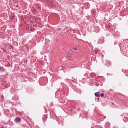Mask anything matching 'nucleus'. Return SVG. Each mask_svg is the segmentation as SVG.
<instances>
[{
  "label": "nucleus",
  "instance_id": "1",
  "mask_svg": "<svg viewBox=\"0 0 128 128\" xmlns=\"http://www.w3.org/2000/svg\"><path fill=\"white\" fill-rule=\"evenodd\" d=\"M105 64L107 68H110V66H112V62L108 60H106Z\"/></svg>",
  "mask_w": 128,
  "mask_h": 128
},
{
  "label": "nucleus",
  "instance_id": "2",
  "mask_svg": "<svg viewBox=\"0 0 128 128\" xmlns=\"http://www.w3.org/2000/svg\"><path fill=\"white\" fill-rule=\"evenodd\" d=\"M46 118H48V115H46V114L43 115L42 116L43 122H46Z\"/></svg>",
  "mask_w": 128,
  "mask_h": 128
},
{
  "label": "nucleus",
  "instance_id": "3",
  "mask_svg": "<svg viewBox=\"0 0 128 128\" xmlns=\"http://www.w3.org/2000/svg\"><path fill=\"white\" fill-rule=\"evenodd\" d=\"M15 120L16 122H20L22 120V118L20 117H17L15 118Z\"/></svg>",
  "mask_w": 128,
  "mask_h": 128
},
{
  "label": "nucleus",
  "instance_id": "4",
  "mask_svg": "<svg viewBox=\"0 0 128 128\" xmlns=\"http://www.w3.org/2000/svg\"><path fill=\"white\" fill-rule=\"evenodd\" d=\"M95 96H97V98H100V92H96L94 93Z\"/></svg>",
  "mask_w": 128,
  "mask_h": 128
},
{
  "label": "nucleus",
  "instance_id": "5",
  "mask_svg": "<svg viewBox=\"0 0 128 128\" xmlns=\"http://www.w3.org/2000/svg\"><path fill=\"white\" fill-rule=\"evenodd\" d=\"M123 120L124 122H127L128 121V118L126 116H124L123 118Z\"/></svg>",
  "mask_w": 128,
  "mask_h": 128
},
{
  "label": "nucleus",
  "instance_id": "6",
  "mask_svg": "<svg viewBox=\"0 0 128 128\" xmlns=\"http://www.w3.org/2000/svg\"><path fill=\"white\" fill-rule=\"evenodd\" d=\"M104 126H105L106 128H110V123L106 122V124Z\"/></svg>",
  "mask_w": 128,
  "mask_h": 128
},
{
  "label": "nucleus",
  "instance_id": "7",
  "mask_svg": "<svg viewBox=\"0 0 128 128\" xmlns=\"http://www.w3.org/2000/svg\"><path fill=\"white\" fill-rule=\"evenodd\" d=\"M4 67L2 66L0 67V72H4Z\"/></svg>",
  "mask_w": 128,
  "mask_h": 128
},
{
  "label": "nucleus",
  "instance_id": "8",
  "mask_svg": "<svg viewBox=\"0 0 128 128\" xmlns=\"http://www.w3.org/2000/svg\"><path fill=\"white\" fill-rule=\"evenodd\" d=\"M72 48V50H78V48H76V47H74Z\"/></svg>",
  "mask_w": 128,
  "mask_h": 128
},
{
  "label": "nucleus",
  "instance_id": "9",
  "mask_svg": "<svg viewBox=\"0 0 128 128\" xmlns=\"http://www.w3.org/2000/svg\"><path fill=\"white\" fill-rule=\"evenodd\" d=\"M99 42H100V44H102V42H104V41L102 40H100Z\"/></svg>",
  "mask_w": 128,
  "mask_h": 128
},
{
  "label": "nucleus",
  "instance_id": "10",
  "mask_svg": "<svg viewBox=\"0 0 128 128\" xmlns=\"http://www.w3.org/2000/svg\"><path fill=\"white\" fill-rule=\"evenodd\" d=\"M67 56H68V58H72V54H68Z\"/></svg>",
  "mask_w": 128,
  "mask_h": 128
},
{
  "label": "nucleus",
  "instance_id": "11",
  "mask_svg": "<svg viewBox=\"0 0 128 128\" xmlns=\"http://www.w3.org/2000/svg\"><path fill=\"white\" fill-rule=\"evenodd\" d=\"M84 66H86V63H84V64H83V66H82V65H81V68H84Z\"/></svg>",
  "mask_w": 128,
  "mask_h": 128
},
{
  "label": "nucleus",
  "instance_id": "12",
  "mask_svg": "<svg viewBox=\"0 0 128 128\" xmlns=\"http://www.w3.org/2000/svg\"><path fill=\"white\" fill-rule=\"evenodd\" d=\"M104 96V94H100V96H101L102 97V96Z\"/></svg>",
  "mask_w": 128,
  "mask_h": 128
}]
</instances>
